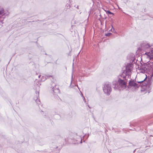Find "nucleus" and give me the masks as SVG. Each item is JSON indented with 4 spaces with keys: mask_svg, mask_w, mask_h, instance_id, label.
Segmentation results:
<instances>
[{
    "mask_svg": "<svg viewBox=\"0 0 153 153\" xmlns=\"http://www.w3.org/2000/svg\"><path fill=\"white\" fill-rule=\"evenodd\" d=\"M133 67V65L130 63L128 64L124 67L125 69L122 74L118 76L117 82H113V87L115 89L120 90L126 88L128 79L131 78Z\"/></svg>",
    "mask_w": 153,
    "mask_h": 153,
    "instance_id": "f257e3e1",
    "label": "nucleus"
},
{
    "mask_svg": "<svg viewBox=\"0 0 153 153\" xmlns=\"http://www.w3.org/2000/svg\"><path fill=\"white\" fill-rule=\"evenodd\" d=\"M146 77L143 80L137 82L138 83H140V86L144 90V91H146V92L148 93L149 92L151 88V85L148 83V82L145 81Z\"/></svg>",
    "mask_w": 153,
    "mask_h": 153,
    "instance_id": "f03ea898",
    "label": "nucleus"
},
{
    "mask_svg": "<svg viewBox=\"0 0 153 153\" xmlns=\"http://www.w3.org/2000/svg\"><path fill=\"white\" fill-rule=\"evenodd\" d=\"M141 50L147 51V52H151V50H153V46L150 45L146 42H143L140 44V48Z\"/></svg>",
    "mask_w": 153,
    "mask_h": 153,
    "instance_id": "7ed1b4c3",
    "label": "nucleus"
},
{
    "mask_svg": "<svg viewBox=\"0 0 153 153\" xmlns=\"http://www.w3.org/2000/svg\"><path fill=\"white\" fill-rule=\"evenodd\" d=\"M103 90L104 93L109 95L111 91V85L109 83H106L105 84L103 88Z\"/></svg>",
    "mask_w": 153,
    "mask_h": 153,
    "instance_id": "20e7f679",
    "label": "nucleus"
},
{
    "mask_svg": "<svg viewBox=\"0 0 153 153\" xmlns=\"http://www.w3.org/2000/svg\"><path fill=\"white\" fill-rule=\"evenodd\" d=\"M51 88V93L55 95H56V94L59 93L60 92L59 86L54 83H52V86Z\"/></svg>",
    "mask_w": 153,
    "mask_h": 153,
    "instance_id": "39448f33",
    "label": "nucleus"
},
{
    "mask_svg": "<svg viewBox=\"0 0 153 153\" xmlns=\"http://www.w3.org/2000/svg\"><path fill=\"white\" fill-rule=\"evenodd\" d=\"M138 83L135 82L134 80H132L131 79V80H129V82L128 85L129 87L130 88H133L135 90H136V89H137L140 86V83H138Z\"/></svg>",
    "mask_w": 153,
    "mask_h": 153,
    "instance_id": "423d86ee",
    "label": "nucleus"
},
{
    "mask_svg": "<svg viewBox=\"0 0 153 153\" xmlns=\"http://www.w3.org/2000/svg\"><path fill=\"white\" fill-rule=\"evenodd\" d=\"M145 54H146L150 59H153V50H151V52H146Z\"/></svg>",
    "mask_w": 153,
    "mask_h": 153,
    "instance_id": "0eeeda50",
    "label": "nucleus"
},
{
    "mask_svg": "<svg viewBox=\"0 0 153 153\" xmlns=\"http://www.w3.org/2000/svg\"><path fill=\"white\" fill-rule=\"evenodd\" d=\"M37 93H36V99H35V100L36 102L39 105V104H40V100L39 99V92H37Z\"/></svg>",
    "mask_w": 153,
    "mask_h": 153,
    "instance_id": "6e6552de",
    "label": "nucleus"
},
{
    "mask_svg": "<svg viewBox=\"0 0 153 153\" xmlns=\"http://www.w3.org/2000/svg\"><path fill=\"white\" fill-rule=\"evenodd\" d=\"M52 77L51 75H49V76H42V81H43L45 80L47 78H49L50 77Z\"/></svg>",
    "mask_w": 153,
    "mask_h": 153,
    "instance_id": "1a4fd4ad",
    "label": "nucleus"
},
{
    "mask_svg": "<svg viewBox=\"0 0 153 153\" xmlns=\"http://www.w3.org/2000/svg\"><path fill=\"white\" fill-rule=\"evenodd\" d=\"M106 13L108 14H110V15H111V14H113L114 15V13H111V12H110L109 10H107L106 11Z\"/></svg>",
    "mask_w": 153,
    "mask_h": 153,
    "instance_id": "9d476101",
    "label": "nucleus"
},
{
    "mask_svg": "<svg viewBox=\"0 0 153 153\" xmlns=\"http://www.w3.org/2000/svg\"><path fill=\"white\" fill-rule=\"evenodd\" d=\"M73 74L72 73V75H71V84L72 83L73 81Z\"/></svg>",
    "mask_w": 153,
    "mask_h": 153,
    "instance_id": "9b49d317",
    "label": "nucleus"
},
{
    "mask_svg": "<svg viewBox=\"0 0 153 153\" xmlns=\"http://www.w3.org/2000/svg\"><path fill=\"white\" fill-rule=\"evenodd\" d=\"M111 35V33H106V34H105V35L106 36H110Z\"/></svg>",
    "mask_w": 153,
    "mask_h": 153,
    "instance_id": "f8f14e48",
    "label": "nucleus"
},
{
    "mask_svg": "<svg viewBox=\"0 0 153 153\" xmlns=\"http://www.w3.org/2000/svg\"><path fill=\"white\" fill-rule=\"evenodd\" d=\"M79 139L80 140L79 141V142H77V143H82V139L81 137H79Z\"/></svg>",
    "mask_w": 153,
    "mask_h": 153,
    "instance_id": "ddd939ff",
    "label": "nucleus"
},
{
    "mask_svg": "<svg viewBox=\"0 0 153 153\" xmlns=\"http://www.w3.org/2000/svg\"><path fill=\"white\" fill-rule=\"evenodd\" d=\"M153 76V70H152V73L150 74V77L152 78Z\"/></svg>",
    "mask_w": 153,
    "mask_h": 153,
    "instance_id": "4468645a",
    "label": "nucleus"
},
{
    "mask_svg": "<svg viewBox=\"0 0 153 153\" xmlns=\"http://www.w3.org/2000/svg\"><path fill=\"white\" fill-rule=\"evenodd\" d=\"M82 97L83 98V100H84V101L85 102H86V101L85 100V97L83 96H82Z\"/></svg>",
    "mask_w": 153,
    "mask_h": 153,
    "instance_id": "2eb2a0df",
    "label": "nucleus"
},
{
    "mask_svg": "<svg viewBox=\"0 0 153 153\" xmlns=\"http://www.w3.org/2000/svg\"><path fill=\"white\" fill-rule=\"evenodd\" d=\"M149 66H150V65H147L146 66H147L148 67H149V68H148V69H150V67Z\"/></svg>",
    "mask_w": 153,
    "mask_h": 153,
    "instance_id": "dca6fc26",
    "label": "nucleus"
},
{
    "mask_svg": "<svg viewBox=\"0 0 153 153\" xmlns=\"http://www.w3.org/2000/svg\"><path fill=\"white\" fill-rule=\"evenodd\" d=\"M70 7V6H69V5H68V6H67V7L68 8H69Z\"/></svg>",
    "mask_w": 153,
    "mask_h": 153,
    "instance_id": "f3484780",
    "label": "nucleus"
},
{
    "mask_svg": "<svg viewBox=\"0 0 153 153\" xmlns=\"http://www.w3.org/2000/svg\"><path fill=\"white\" fill-rule=\"evenodd\" d=\"M40 76H41V75H40L38 77L39 78H40Z\"/></svg>",
    "mask_w": 153,
    "mask_h": 153,
    "instance_id": "a211bd4d",
    "label": "nucleus"
},
{
    "mask_svg": "<svg viewBox=\"0 0 153 153\" xmlns=\"http://www.w3.org/2000/svg\"><path fill=\"white\" fill-rule=\"evenodd\" d=\"M79 6H77L76 7V8H77V9H79Z\"/></svg>",
    "mask_w": 153,
    "mask_h": 153,
    "instance_id": "6ab92c4d",
    "label": "nucleus"
},
{
    "mask_svg": "<svg viewBox=\"0 0 153 153\" xmlns=\"http://www.w3.org/2000/svg\"><path fill=\"white\" fill-rule=\"evenodd\" d=\"M71 32H73V31L72 30H71Z\"/></svg>",
    "mask_w": 153,
    "mask_h": 153,
    "instance_id": "aec40b11",
    "label": "nucleus"
},
{
    "mask_svg": "<svg viewBox=\"0 0 153 153\" xmlns=\"http://www.w3.org/2000/svg\"><path fill=\"white\" fill-rule=\"evenodd\" d=\"M114 33L115 32V31L114 30Z\"/></svg>",
    "mask_w": 153,
    "mask_h": 153,
    "instance_id": "412c9836",
    "label": "nucleus"
},
{
    "mask_svg": "<svg viewBox=\"0 0 153 153\" xmlns=\"http://www.w3.org/2000/svg\"><path fill=\"white\" fill-rule=\"evenodd\" d=\"M92 1H93V0H92Z\"/></svg>",
    "mask_w": 153,
    "mask_h": 153,
    "instance_id": "4be33fe9",
    "label": "nucleus"
}]
</instances>
